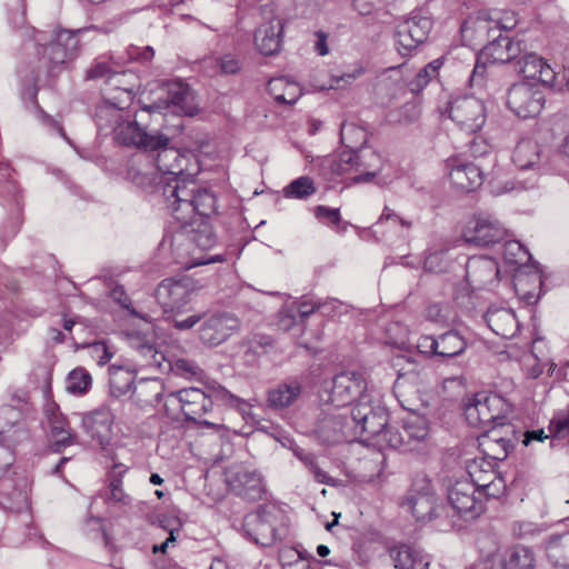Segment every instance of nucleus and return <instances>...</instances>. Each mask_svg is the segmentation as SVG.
I'll list each match as a JSON object with an SVG mask.
<instances>
[{
  "mask_svg": "<svg viewBox=\"0 0 569 569\" xmlns=\"http://www.w3.org/2000/svg\"><path fill=\"white\" fill-rule=\"evenodd\" d=\"M162 198L169 212L180 222H190L197 213L209 217L216 212V196L199 189L193 181L173 179L162 187Z\"/></svg>",
  "mask_w": 569,
  "mask_h": 569,
  "instance_id": "1",
  "label": "nucleus"
},
{
  "mask_svg": "<svg viewBox=\"0 0 569 569\" xmlns=\"http://www.w3.org/2000/svg\"><path fill=\"white\" fill-rule=\"evenodd\" d=\"M97 30L94 26L76 30L54 28L48 34L46 31L31 29V36L34 44L43 49V54L48 56L51 63L61 64L78 54L80 38L83 34Z\"/></svg>",
  "mask_w": 569,
  "mask_h": 569,
  "instance_id": "2",
  "label": "nucleus"
},
{
  "mask_svg": "<svg viewBox=\"0 0 569 569\" xmlns=\"http://www.w3.org/2000/svg\"><path fill=\"white\" fill-rule=\"evenodd\" d=\"M509 412V405L497 393L478 392L465 405L467 422L473 427L483 429L485 432L492 427H503Z\"/></svg>",
  "mask_w": 569,
  "mask_h": 569,
  "instance_id": "3",
  "label": "nucleus"
},
{
  "mask_svg": "<svg viewBox=\"0 0 569 569\" xmlns=\"http://www.w3.org/2000/svg\"><path fill=\"white\" fill-rule=\"evenodd\" d=\"M366 390L367 381L362 373L342 371L320 390L319 397L322 402L346 407L353 402L368 401L370 398Z\"/></svg>",
  "mask_w": 569,
  "mask_h": 569,
  "instance_id": "4",
  "label": "nucleus"
},
{
  "mask_svg": "<svg viewBox=\"0 0 569 569\" xmlns=\"http://www.w3.org/2000/svg\"><path fill=\"white\" fill-rule=\"evenodd\" d=\"M443 112L468 134L480 131L487 120L483 101L471 94L451 98L446 103Z\"/></svg>",
  "mask_w": 569,
  "mask_h": 569,
  "instance_id": "5",
  "label": "nucleus"
},
{
  "mask_svg": "<svg viewBox=\"0 0 569 569\" xmlns=\"http://www.w3.org/2000/svg\"><path fill=\"white\" fill-rule=\"evenodd\" d=\"M22 412L12 406L0 408V476L14 461L12 447L27 439L28 435L21 425Z\"/></svg>",
  "mask_w": 569,
  "mask_h": 569,
  "instance_id": "6",
  "label": "nucleus"
},
{
  "mask_svg": "<svg viewBox=\"0 0 569 569\" xmlns=\"http://www.w3.org/2000/svg\"><path fill=\"white\" fill-rule=\"evenodd\" d=\"M201 286L189 276L168 278L160 282L157 288V299L163 311H179L191 299V296L199 291Z\"/></svg>",
  "mask_w": 569,
  "mask_h": 569,
  "instance_id": "7",
  "label": "nucleus"
},
{
  "mask_svg": "<svg viewBox=\"0 0 569 569\" xmlns=\"http://www.w3.org/2000/svg\"><path fill=\"white\" fill-rule=\"evenodd\" d=\"M168 398L179 402L186 420L212 428H219L221 426L219 422L209 421L203 418L212 411L211 398H209L206 390L196 387L183 388L170 392Z\"/></svg>",
  "mask_w": 569,
  "mask_h": 569,
  "instance_id": "8",
  "label": "nucleus"
},
{
  "mask_svg": "<svg viewBox=\"0 0 569 569\" xmlns=\"http://www.w3.org/2000/svg\"><path fill=\"white\" fill-rule=\"evenodd\" d=\"M496 466L492 459L486 457H477L467 463L468 480L479 490L480 496L498 498L505 492L506 483L497 473Z\"/></svg>",
  "mask_w": 569,
  "mask_h": 569,
  "instance_id": "9",
  "label": "nucleus"
},
{
  "mask_svg": "<svg viewBox=\"0 0 569 569\" xmlns=\"http://www.w3.org/2000/svg\"><path fill=\"white\" fill-rule=\"evenodd\" d=\"M543 103L545 94L537 84L518 82L508 90L507 104L520 118L536 117L542 110Z\"/></svg>",
  "mask_w": 569,
  "mask_h": 569,
  "instance_id": "10",
  "label": "nucleus"
},
{
  "mask_svg": "<svg viewBox=\"0 0 569 569\" xmlns=\"http://www.w3.org/2000/svg\"><path fill=\"white\" fill-rule=\"evenodd\" d=\"M278 510L273 506H260L257 511L248 513L243 519V529L257 545L263 547L276 542Z\"/></svg>",
  "mask_w": 569,
  "mask_h": 569,
  "instance_id": "11",
  "label": "nucleus"
},
{
  "mask_svg": "<svg viewBox=\"0 0 569 569\" xmlns=\"http://www.w3.org/2000/svg\"><path fill=\"white\" fill-rule=\"evenodd\" d=\"M350 416L355 439L363 433L379 439L388 425V413L386 409L380 406L376 408L372 407L370 399L356 403L350 410Z\"/></svg>",
  "mask_w": 569,
  "mask_h": 569,
  "instance_id": "12",
  "label": "nucleus"
},
{
  "mask_svg": "<svg viewBox=\"0 0 569 569\" xmlns=\"http://www.w3.org/2000/svg\"><path fill=\"white\" fill-rule=\"evenodd\" d=\"M512 162L521 172L528 170L532 172L528 182L518 180L521 187L523 189L535 188L545 163L542 147L532 139H521L513 149Z\"/></svg>",
  "mask_w": 569,
  "mask_h": 569,
  "instance_id": "13",
  "label": "nucleus"
},
{
  "mask_svg": "<svg viewBox=\"0 0 569 569\" xmlns=\"http://www.w3.org/2000/svg\"><path fill=\"white\" fill-rule=\"evenodd\" d=\"M117 128L113 138L123 146L154 151L160 147L169 144L170 141L163 133L147 132L137 120L124 119Z\"/></svg>",
  "mask_w": 569,
  "mask_h": 569,
  "instance_id": "14",
  "label": "nucleus"
},
{
  "mask_svg": "<svg viewBox=\"0 0 569 569\" xmlns=\"http://www.w3.org/2000/svg\"><path fill=\"white\" fill-rule=\"evenodd\" d=\"M316 432L319 439L328 445L353 441L350 411L333 410L323 413L317 422Z\"/></svg>",
  "mask_w": 569,
  "mask_h": 569,
  "instance_id": "15",
  "label": "nucleus"
},
{
  "mask_svg": "<svg viewBox=\"0 0 569 569\" xmlns=\"http://www.w3.org/2000/svg\"><path fill=\"white\" fill-rule=\"evenodd\" d=\"M240 329V320L231 312H216L203 320L199 328L202 343L216 347L227 341Z\"/></svg>",
  "mask_w": 569,
  "mask_h": 569,
  "instance_id": "16",
  "label": "nucleus"
},
{
  "mask_svg": "<svg viewBox=\"0 0 569 569\" xmlns=\"http://www.w3.org/2000/svg\"><path fill=\"white\" fill-rule=\"evenodd\" d=\"M483 498L468 479L456 481L448 491L450 506L461 516L475 519L483 511Z\"/></svg>",
  "mask_w": 569,
  "mask_h": 569,
  "instance_id": "17",
  "label": "nucleus"
},
{
  "mask_svg": "<svg viewBox=\"0 0 569 569\" xmlns=\"http://www.w3.org/2000/svg\"><path fill=\"white\" fill-rule=\"evenodd\" d=\"M432 29V20L418 12L399 23L396 32V42L401 54H408L419 44L423 43Z\"/></svg>",
  "mask_w": 569,
  "mask_h": 569,
  "instance_id": "18",
  "label": "nucleus"
},
{
  "mask_svg": "<svg viewBox=\"0 0 569 569\" xmlns=\"http://www.w3.org/2000/svg\"><path fill=\"white\" fill-rule=\"evenodd\" d=\"M500 270L495 259L485 256L470 257L466 263V281L471 290H493L499 281Z\"/></svg>",
  "mask_w": 569,
  "mask_h": 569,
  "instance_id": "19",
  "label": "nucleus"
},
{
  "mask_svg": "<svg viewBox=\"0 0 569 569\" xmlns=\"http://www.w3.org/2000/svg\"><path fill=\"white\" fill-rule=\"evenodd\" d=\"M506 229L491 214H478L468 221L462 237L466 242L489 246L505 239Z\"/></svg>",
  "mask_w": 569,
  "mask_h": 569,
  "instance_id": "20",
  "label": "nucleus"
},
{
  "mask_svg": "<svg viewBox=\"0 0 569 569\" xmlns=\"http://www.w3.org/2000/svg\"><path fill=\"white\" fill-rule=\"evenodd\" d=\"M166 92V100L144 106L141 110L152 113L173 107L174 111L187 116H193L197 112L193 92L187 83L182 81L170 82L167 84Z\"/></svg>",
  "mask_w": 569,
  "mask_h": 569,
  "instance_id": "21",
  "label": "nucleus"
},
{
  "mask_svg": "<svg viewBox=\"0 0 569 569\" xmlns=\"http://www.w3.org/2000/svg\"><path fill=\"white\" fill-rule=\"evenodd\" d=\"M478 441L483 457L492 459L497 465V461L505 460L515 447L513 429L509 425L491 427L478 438Z\"/></svg>",
  "mask_w": 569,
  "mask_h": 569,
  "instance_id": "22",
  "label": "nucleus"
},
{
  "mask_svg": "<svg viewBox=\"0 0 569 569\" xmlns=\"http://www.w3.org/2000/svg\"><path fill=\"white\" fill-rule=\"evenodd\" d=\"M128 178L138 187H154V191L162 197V187L166 181L158 171L152 157L147 154L136 157L128 169Z\"/></svg>",
  "mask_w": 569,
  "mask_h": 569,
  "instance_id": "23",
  "label": "nucleus"
},
{
  "mask_svg": "<svg viewBox=\"0 0 569 569\" xmlns=\"http://www.w3.org/2000/svg\"><path fill=\"white\" fill-rule=\"evenodd\" d=\"M228 483L231 491L249 501L261 499L264 492L262 477L254 470L241 468L234 472H229Z\"/></svg>",
  "mask_w": 569,
  "mask_h": 569,
  "instance_id": "24",
  "label": "nucleus"
},
{
  "mask_svg": "<svg viewBox=\"0 0 569 569\" xmlns=\"http://www.w3.org/2000/svg\"><path fill=\"white\" fill-rule=\"evenodd\" d=\"M113 415L107 407H100L82 418L86 432L102 448L107 447L112 438Z\"/></svg>",
  "mask_w": 569,
  "mask_h": 569,
  "instance_id": "25",
  "label": "nucleus"
},
{
  "mask_svg": "<svg viewBox=\"0 0 569 569\" xmlns=\"http://www.w3.org/2000/svg\"><path fill=\"white\" fill-rule=\"evenodd\" d=\"M48 425L50 427V435L53 441L54 451L59 452L61 448L69 447L76 442V433L69 427V422L60 412L56 403H50L44 410Z\"/></svg>",
  "mask_w": 569,
  "mask_h": 569,
  "instance_id": "26",
  "label": "nucleus"
},
{
  "mask_svg": "<svg viewBox=\"0 0 569 569\" xmlns=\"http://www.w3.org/2000/svg\"><path fill=\"white\" fill-rule=\"evenodd\" d=\"M449 179L456 189L465 192L476 190L483 181L482 172L478 166L459 160L450 162Z\"/></svg>",
  "mask_w": 569,
  "mask_h": 569,
  "instance_id": "27",
  "label": "nucleus"
},
{
  "mask_svg": "<svg viewBox=\"0 0 569 569\" xmlns=\"http://www.w3.org/2000/svg\"><path fill=\"white\" fill-rule=\"evenodd\" d=\"M517 66L518 72L525 78L536 80L545 86L555 84L556 72L542 57L536 53L531 52L522 56Z\"/></svg>",
  "mask_w": 569,
  "mask_h": 569,
  "instance_id": "28",
  "label": "nucleus"
},
{
  "mask_svg": "<svg viewBox=\"0 0 569 569\" xmlns=\"http://www.w3.org/2000/svg\"><path fill=\"white\" fill-rule=\"evenodd\" d=\"M485 320L488 327L503 339H510L519 331V321L510 308L491 306L485 315Z\"/></svg>",
  "mask_w": 569,
  "mask_h": 569,
  "instance_id": "29",
  "label": "nucleus"
},
{
  "mask_svg": "<svg viewBox=\"0 0 569 569\" xmlns=\"http://www.w3.org/2000/svg\"><path fill=\"white\" fill-rule=\"evenodd\" d=\"M282 21L278 18L262 23L254 33V43L264 56L279 52L282 42Z\"/></svg>",
  "mask_w": 569,
  "mask_h": 569,
  "instance_id": "30",
  "label": "nucleus"
},
{
  "mask_svg": "<svg viewBox=\"0 0 569 569\" xmlns=\"http://www.w3.org/2000/svg\"><path fill=\"white\" fill-rule=\"evenodd\" d=\"M167 146L160 147L157 157L153 159L166 183L173 179L181 180L179 176L186 169V157L178 149L168 148Z\"/></svg>",
  "mask_w": 569,
  "mask_h": 569,
  "instance_id": "31",
  "label": "nucleus"
},
{
  "mask_svg": "<svg viewBox=\"0 0 569 569\" xmlns=\"http://www.w3.org/2000/svg\"><path fill=\"white\" fill-rule=\"evenodd\" d=\"M181 230L176 236L177 240H183L188 243V248L200 251L208 250L216 243V236L208 223H200L197 229L192 228L189 222H181Z\"/></svg>",
  "mask_w": 569,
  "mask_h": 569,
  "instance_id": "32",
  "label": "nucleus"
},
{
  "mask_svg": "<svg viewBox=\"0 0 569 569\" xmlns=\"http://www.w3.org/2000/svg\"><path fill=\"white\" fill-rule=\"evenodd\" d=\"M436 496L426 485L420 491H412L406 501V506L418 521L431 520L436 511Z\"/></svg>",
  "mask_w": 569,
  "mask_h": 569,
  "instance_id": "33",
  "label": "nucleus"
},
{
  "mask_svg": "<svg viewBox=\"0 0 569 569\" xmlns=\"http://www.w3.org/2000/svg\"><path fill=\"white\" fill-rule=\"evenodd\" d=\"M390 557L397 569H427L429 566L428 557L410 545L393 547Z\"/></svg>",
  "mask_w": 569,
  "mask_h": 569,
  "instance_id": "34",
  "label": "nucleus"
},
{
  "mask_svg": "<svg viewBox=\"0 0 569 569\" xmlns=\"http://www.w3.org/2000/svg\"><path fill=\"white\" fill-rule=\"evenodd\" d=\"M302 386L297 380L279 383L268 391V405L276 409L291 406L301 395Z\"/></svg>",
  "mask_w": 569,
  "mask_h": 569,
  "instance_id": "35",
  "label": "nucleus"
},
{
  "mask_svg": "<svg viewBox=\"0 0 569 569\" xmlns=\"http://www.w3.org/2000/svg\"><path fill=\"white\" fill-rule=\"evenodd\" d=\"M94 119L99 132L108 136L113 134L126 118L122 110L102 101L96 108Z\"/></svg>",
  "mask_w": 569,
  "mask_h": 569,
  "instance_id": "36",
  "label": "nucleus"
},
{
  "mask_svg": "<svg viewBox=\"0 0 569 569\" xmlns=\"http://www.w3.org/2000/svg\"><path fill=\"white\" fill-rule=\"evenodd\" d=\"M518 44H515L508 36L499 34L485 47V53L492 63H507L517 57Z\"/></svg>",
  "mask_w": 569,
  "mask_h": 569,
  "instance_id": "37",
  "label": "nucleus"
},
{
  "mask_svg": "<svg viewBox=\"0 0 569 569\" xmlns=\"http://www.w3.org/2000/svg\"><path fill=\"white\" fill-rule=\"evenodd\" d=\"M268 91L277 102L293 104L301 96L300 86L286 77L273 78L268 83Z\"/></svg>",
  "mask_w": 569,
  "mask_h": 569,
  "instance_id": "38",
  "label": "nucleus"
},
{
  "mask_svg": "<svg viewBox=\"0 0 569 569\" xmlns=\"http://www.w3.org/2000/svg\"><path fill=\"white\" fill-rule=\"evenodd\" d=\"M134 372L129 368L112 365L109 367V387L111 396L119 398L127 395L133 385Z\"/></svg>",
  "mask_w": 569,
  "mask_h": 569,
  "instance_id": "39",
  "label": "nucleus"
},
{
  "mask_svg": "<svg viewBox=\"0 0 569 569\" xmlns=\"http://www.w3.org/2000/svg\"><path fill=\"white\" fill-rule=\"evenodd\" d=\"M357 154V170L377 168V171H366L361 174L355 176L351 181L353 183H362L371 181L381 168V157L372 149L363 148L356 151Z\"/></svg>",
  "mask_w": 569,
  "mask_h": 569,
  "instance_id": "40",
  "label": "nucleus"
},
{
  "mask_svg": "<svg viewBox=\"0 0 569 569\" xmlns=\"http://www.w3.org/2000/svg\"><path fill=\"white\" fill-rule=\"evenodd\" d=\"M535 557L529 548L517 546L508 550L500 560V569H533Z\"/></svg>",
  "mask_w": 569,
  "mask_h": 569,
  "instance_id": "41",
  "label": "nucleus"
},
{
  "mask_svg": "<svg viewBox=\"0 0 569 569\" xmlns=\"http://www.w3.org/2000/svg\"><path fill=\"white\" fill-rule=\"evenodd\" d=\"M467 348L465 338L456 330H449L438 337L437 357L453 358L460 356Z\"/></svg>",
  "mask_w": 569,
  "mask_h": 569,
  "instance_id": "42",
  "label": "nucleus"
},
{
  "mask_svg": "<svg viewBox=\"0 0 569 569\" xmlns=\"http://www.w3.org/2000/svg\"><path fill=\"white\" fill-rule=\"evenodd\" d=\"M547 556L556 566L569 568V532L549 539Z\"/></svg>",
  "mask_w": 569,
  "mask_h": 569,
  "instance_id": "43",
  "label": "nucleus"
},
{
  "mask_svg": "<svg viewBox=\"0 0 569 569\" xmlns=\"http://www.w3.org/2000/svg\"><path fill=\"white\" fill-rule=\"evenodd\" d=\"M122 84H126L124 80L122 83H110L111 88L106 90L103 102L124 111L133 100L134 87H121Z\"/></svg>",
  "mask_w": 569,
  "mask_h": 569,
  "instance_id": "44",
  "label": "nucleus"
},
{
  "mask_svg": "<svg viewBox=\"0 0 569 569\" xmlns=\"http://www.w3.org/2000/svg\"><path fill=\"white\" fill-rule=\"evenodd\" d=\"M368 139L367 131L351 122H343L340 128V140L348 150L358 151L363 149Z\"/></svg>",
  "mask_w": 569,
  "mask_h": 569,
  "instance_id": "45",
  "label": "nucleus"
},
{
  "mask_svg": "<svg viewBox=\"0 0 569 569\" xmlns=\"http://www.w3.org/2000/svg\"><path fill=\"white\" fill-rule=\"evenodd\" d=\"M288 199L305 200L317 192L315 180L311 177L302 176L292 180L282 190Z\"/></svg>",
  "mask_w": 569,
  "mask_h": 569,
  "instance_id": "46",
  "label": "nucleus"
},
{
  "mask_svg": "<svg viewBox=\"0 0 569 569\" xmlns=\"http://www.w3.org/2000/svg\"><path fill=\"white\" fill-rule=\"evenodd\" d=\"M402 429L408 441H421L429 435V423L427 418L415 413H410L403 419Z\"/></svg>",
  "mask_w": 569,
  "mask_h": 569,
  "instance_id": "47",
  "label": "nucleus"
},
{
  "mask_svg": "<svg viewBox=\"0 0 569 569\" xmlns=\"http://www.w3.org/2000/svg\"><path fill=\"white\" fill-rule=\"evenodd\" d=\"M91 376L86 369L76 368L68 375L66 389L73 395H83L91 387Z\"/></svg>",
  "mask_w": 569,
  "mask_h": 569,
  "instance_id": "48",
  "label": "nucleus"
},
{
  "mask_svg": "<svg viewBox=\"0 0 569 569\" xmlns=\"http://www.w3.org/2000/svg\"><path fill=\"white\" fill-rule=\"evenodd\" d=\"M330 171L335 176H342L351 171H357V154L356 151L345 150L335 156L330 160Z\"/></svg>",
  "mask_w": 569,
  "mask_h": 569,
  "instance_id": "49",
  "label": "nucleus"
},
{
  "mask_svg": "<svg viewBox=\"0 0 569 569\" xmlns=\"http://www.w3.org/2000/svg\"><path fill=\"white\" fill-rule=\"evenodd\" d=\"M441 64L442 62L437 59L420 69L409 83L410 90L415 93L420 92L438 74Z\"/></svg>",
  "mask_w": 569,
  "mask_h": 569,
  "instance_id": "50",
  "label": "nucleus"
},
{
  "mask_svg": "<svg viewBox=\"0 0 569 569\" xmlns=\"http://www.w3.org/2000/svg\"><path fill=\"white\" fill-rule=\"evenodd\" d=\"M126 72H113L109 64L104 61L97 60L87 71L88 79L107 78L110 83H122Z\"/></svg>",
  "mask_w": 569,
  "mask_h": 569,
  "instance_id": "51",
  "label": "nucleus"
},
{
  "mask_svg": "<svg viewBox=\"0 0 569 569\" xmlns=\"http://www.w3.org/2000/svg\"><path fill=\"white\" fill-rule=\"evenodd\" d=\"M502 256L506 262L510 264H523L530 258L526 248L517 240L505 242Z\"/></svg>",
  "mask_w": 569,
  "mask_h": 569,
  "instance_id": "52",
  "label": "nucleus"
},
{
  "mask_svg": "<svg viewBox=\"0 0 569 569\" xmlns=\"http://www.w3.org/2000/svg\"><path fill=\"white\" fill-rule=\"evenodd\" d=\"M133 347L143 358L146 366L161 367L164 356L156 349L153 343L137 339V341L133 342Z\"/></svg>",
  "mask_w": 569,
  "mask_h": 569,
  "instance_id": "53",
  "label": "nucleus"
},
{
  "mask_svg": "<svg viewBox=\"0 0 569 569\" xmlns=\"http://www.w3.org/2000/svg\"><path fill=\"white\" fill-rule=\"evenodd\" d=\"M171 369L186 379H197L203 373L202 369L192 360L179 358L171 365Z\"/></svg>",
  "mask_w": 569,
  "mask_h": 569,
  "instance_id": "54",
  "label": "nucleus"
},
{
  "mask_svg": "<svg viewBox=\"0 0 569 569\" xmlns=\"http://www.w3.org/2000/svg\"><path fill=\"white\" fill-rule=\"evenodd\" d=\"M550 435L555 438H565L569 435V407L557 412L549 425Z\"/></svg>",
  "mask_w": 569,
  "mask_h": 569,
  "instance_id": "55",
  "label": "nucleus"
},
{
  "mask_svg": "<svg viewBox=\"0 0 569 569\" xmlns=\"http://www.w3.org/2000/svg\"><path fill=\"white\" fill-rule=\"evenodd\" d=\"M247 351L253 355L267 353L273 347V340L270 336L254 333L246 340Z\"/></svg>",
  "mask_w": 569,
  "mask_h": 569,
  "instance_id": "56",
  "label": "nucleus"
},
{
  "mask_svg": "<svg viewBox=\"0 0 569 569\" xmlns=\"http://www.w3.org/2000/svg\"><path fill=\"white\" fill-rule=\"evenodd\" d=\"M383 223H390L392 227H400V233L403 236L406 231H408L412 223L411 221L400 217L392 209L389 207H385L382 210V213L378 221L376 222V226H381Z\"/></svg>",
  "mask_w": 569,
  "mask_h": 569,
  "instance_id": "57",
  "label": "nucleus"
},
{
  "mask_svg": "<svg viewBox=\"0 0 569 569\" xmlns=\"http://www.w3.org/2000/svg\"><path fill=\"white\" fill-rule=\"evenodd\" d=\"M206 392L211 398V410L213 409L214 401H222L226 403H234L239 398L233 396L229 390L218 383H210L206 387Z\"/></svg>",
  "mask_w": 569,
  "mask_h": 569,
  "instance_id": "58",
  "label": "nucleus"
},
{
  "mask_svg": "<svg viewBox=\"0 0 569 569\" xmlns=\"http://www.w3.org/2000/svg\"><path fill=\"white\" fill-rule=\"evenodd\" d=\"M513 532L520 538H530L543 532L547 528L545 525L536 523L529 520H521L513 523Z\"/></svg>",
  "mask_w": 569,
  "mask_h": 569,
  "instance_id": "59",
  "label": "nucleus"
},
{
  "mask_svg": "<svg viewBox=\"0 0 569 569\" xmlns=\"http://www.w3.org/2000/svg\"><path fill=\"white\" fill-rule=\"evenodd\" d=\"M278 326L283 331H290L297 326L302 328L303 322H300L297 313L287 305L279 311Z\"/></svg>",
  "mask_w": 569,
  "mask_h": 569,
  "instance_id": "60",
  "label": "nucleus"
},
{
  "mask_svg": "<svg viewBox=\"0 0 569 569\" xmlns=\"http://www.w3.org/2000/svg\"><path fill=\"white\" fill-rule=\"evenodd\" d=\"M405 432H400L391 427H386L378 441L386 443L391 448H400L405 445L406 440Z\"/></svg>",
  "mask_w": 569,
  "mask_h": 569,
  "instance_id": "61",
  "label": "nucleus"
},
{
  "mask_svg": "<svg viewBox=\"0 0 569 569\" xmlns=\"http://www.w3.org/2000/svg\"><path fill=\"white\" fill-rule=\"evenodd\" d=\"M292 310L297 313L300 319V322L305 323V320L312 315L316 310L320 308L319 303H316L311 300L303 299L300 301H295L290 303Z\"/></svg>",
  "mask_w": 569,
  "mask_h": 569,
  "instance_id": "62",
  "label": "nucleus"
},
{
  "mask_svg": "<svg viewBox=\"0 0 569 569\" xmlns=\"http://www.w3.org/2000/svg\"><path fill=\"white\" fill-rule=\"evenodd\" d=\"M216 64L221 74H234L240 70V62L232 54L220 57L216 60Z\"/></svg>",
  "mask_w": 569,
  "mask_h": 569,
  "instance_id": "63",
  "label": "nucleus"
},
{
  "mask_svg": "<svg viewBox=\"0 0 569 569\" xmlns=\"http://www.w3.org/2000/svg\"><path fill=\"white\" fill-rule=\"evenodd\" d=\"M110 502H114L118 505H129L131 502V498L124 492L122 488V481L120 479H114L110 483V496L108 498Z\"/></svg>",
  "mask_w": 569,
  "mask_h": 569,
  "instance_id": "64",
  "label": "nucleus"
}]
</instances>
